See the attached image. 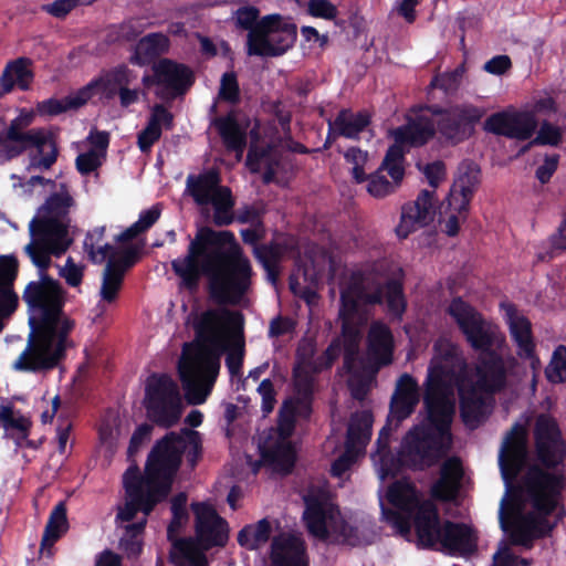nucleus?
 <instances>
[{
	"label": "nucleus",
	"mask_w": 566,
	"mask_h": 566,
	"mask_svg": "<svg viewBox=\"0 0 566 566\" xmlns=\"http://www.w3.org/2000/svg\"><path fill=\"white\" fill-rule=\"evenodd\" d=\"M213 207L212 221L217 227H227L235 221V198L232 190H223L211 203Z\"/></svg>",
	"instance_id": "49"
},
{
	"label": "nucleus",
	"mask_w": 566,
	"mask_h": 566,
	"mask_svg": "<svg viewBox=\"0 0 566 566\" xmlns=\"http://www.w3.org/2000/svg\"><path fill=\"white\" fill-rule=\"evenodd\" d=\"M181 438L170 431L157 440L148 453L144 473L136 464L127 468L123 474L126 501L118 509L117 521L132 522L138 512L150 515L158 504L168 499L185 453Z\"/></svg>",
	"instance_id": "3"
},
{
	"label": "nucleus",
	"mask_w": 566,
	"mask_h": 566,
	"mask_svg": "<svg viewBox=\"0 0 566 566\" xmlns=\"http://www.w3.org/2000/svg\"><path fill=\"white\" fill-rule=\"evenodd\" d=\"M200 51L207 57L221 56L231 61V49L223 40H212L207 36L198 35Z\"/></svg>",
	"instance_id": "57"
},
{
	"label": "nucleus",
	"mask_w": 566,
	"mask_h": 566,
	"mask_svg": "<svg viewBox=\"0 0 566 566\" xmlns=\"http://www.w3.org/2000/svg\"><path fill=\"white\" fill-rule=\"evenodd\" d=\"M385 428L379 433L376 441L377 454L379 457V476L381 480L396 478L403 468H407V458L400 448L397 454H394L388 444V434L384 436Z\"/></svg>",
	"instance_id": "38"
},
{
	"label": "nucleus",
	"mask_w": 566,
	"mask_h": 566,
	"mask_svg": "<svg viewBox=\"0 0 566 566\" xmlns=\"http://www.w3.org/2000/svg\"><path fill=\"white\" fill-rule=\"evenodd\" d=\"M563 480L562 475L548 474L538 467H531L523 478V484L534 511L511 518L509 511L513 509V505L520 509L523 501L518 504L511 496L510 501L502 500L500 525L504 532L510 534L514 545L532 548L535 539L548 536L563 518V514L558 513L554 522L548 520L558 506V499L563 492Z\"/></svg>",
	"instance_id": "5"
},
{
	"label": "nucleus",
	"mask_w": 566,
	"mask_h": 566,
	"mask_svg": "<svg viewBox=\"0 0 566 566\" xmlns=\"http://www.w3.org/2000/svg\"><path fill=\"white\" fill-rule=\"evenodd\" d=\"M338 136L348 139H359V134L370 124V116L366 112L353 113L348 108L340 109L333 120Z\"/></svg>",
	"instance_id": "40"
},
{
	"label": "nucleus",
	"mask_w": 566,
	"mask_h": 566,
	"mask_svg": "<svg viewBox=\"0 0 566 566\" xmlns=\"http://www.w3.org/2000/svg\"><path fill=\"white\" fill-rule=\"evenodd\" d=\"M95 0H55L43 6V10L55 18H64L75 7L92 4Z\"/></svg>",
	"instance_id": "62"
},
{
	"label": "nucleus",
	"mask_w": 566,
	"mask_h": 566,
	"mask_svg": "<svg viewBox=\"0 0 566 566\" xmlns=\"http://www.w3.org/2000/svg\"><path fill=\"white\" fill-rule=\"evenodd\" d=\"M308 556L303 539L292 534H279L272 538L270 566H308Z\"/></svg>",
	"instance_id": "25"
},
{
	"label": "nucleus",
	"mask_w": 566,
	"mask_h": 566,
	"mask_svg": "<svg viewBox=\"0 0 566 566\" xmlns=\"http://www.w3.org/2000/svg\"><path fill=\"white\" fill-rule=\"evenodd\" d=\"M129 73H106L105 76L98 81H94L87 86H91L92 96L97 93L101 98L111 101L118 96L119 90L124 84H129Z\"/></svg>",
	"instance_id": "48"
},
{
	"label": "nucleus",
	"mask_w": 566,
	"mask_h": 566,
	"mask_svg": "<svg viewBox=\"0 0 566 566\" xmlns=\"http://www.w3.org/2000/svg\"><path fill=\"white\" fill-rule=\"evenodd\" d=\"M223 353H227L226 366L230 376H241L245 354V343L242 333L233 342H226V350Z\"/></svg>",
	"instance_id": "52"
},
{
	"label": "nucleus",
	"mask_w": 566,
	"mask_h": 566,
	"mask_svg": "<svg viewBox=\"0 0 566 566\" xmlns=\"http://www.w3.org/2000/svg\"><path fill=\"white\" fill-rule=\"evenodd\" d=\"M373 423L374 416L370 410H360L352 413L347 427L345 446L359 452L365 450L371 438Z\"/></svg>",
	"instance_id": "34"
},
{
	"label": "nucleus",
	"mask_w": 566,
	"mask_h": 566,
	"mask_svg": "<svg viewBox=\"0 0 566 566\" xmlns=\"http://www.w3.org/2000/svg\"><path fill=\"white\" fill-rule=\"evenodd\" d=\"M218 96L221 101L231 104H235L240 101V87L237 73H222Z\"/></svg>",
	"instance_id": "58"
},
{
	"label": "nucleus",
	"mask_w": 566,
	"mask_h": 566,
	"mask_svg": "<svg viewBox=\"0 0 566 566\" xmlns=\"http://www.w3.org/2000/svg\"><path fill=\"white\" fill-rule=\"evenodd\" d=\"M424 105L413 106V116L407 117V123L392 132L395 143L389 146L382 159V167L387 172L399 179L405 174V146L420 147L431 140L436 133V124L432 118L422 114Z\"/></svg>",
	"instance_id": "9"
},
{
	"label": "nucleus",
	"mask_w": 566,
	"mask_h": 566,
	"mask_svg": "<svg viewBox=\"0 0 566 566\" xmlns=\"http://www.w3.org/2000/svg\"><path fill=\"white\" fill-rule=\"evenodd\" d=\"M307 12L315 18L333 20L337 17L338 10L336 6L327 0H310Z\"/></svg>",
	"instance_id": "64"
},
{
	"label": "nucleus",
	"mask_w": 566,
	"mask_h": 566,
	"mask_svg": "<svg viewBox=\"0 0 566 566\" xmlns=\"http://www.w3.org/2000/svg\"><path fill=\"white\" fill-rule=\"evenodd\" d=\"M168 38L161 33H151L139 40L130 61L138 67L149 64L156 56L168 50Z\"/></svg>",
	"instance_id": "42"
},
{
	"label": "nucleus",
	"mask_w": 566,
	"mask_h": 566,
	"mask_svg": "<svg viewBox=\"0 0 566 566\" xmlns=\"http://www.w3.org/2000/svg\"><path fill=\"white\" fill-rule=\"evenodd\" d=\"M386 298L388 312L401 318L407 302L403 285L397 279H389L382 283L373 272L354 271L349 282L340 293L342 335L344 342L359 340V331L352 318L359 312L360 305H381Z\"/></svg>",
	"instance_id": "7"
},
{
	"label": "nucleus",
	"mask_w": 566,
	"mask_h": 566,
	"mask_svg": "<svg viewBox=\"0 0 566 566\" xmlns=\"http://www.w3.org/2000/svg\"><path fill=\"white\" fill-rule=\"evenodd\" d=\"M32 427L31 417L15 409L12 402L0 405V428L3 429L4 437L31 431Z\"/></svg>",
	"instance_id": "44"
},
{
	"label": "nucleus",
	"mask_w": 566,
	"mask_h": 566,
	"mask_svg": "<svg viewBox=\"0 0 566 566\" xmlns=\"http://www.w3.org/2000/svg\"><path fill=\"white\" fill-rule=\"evenodd\" d=\"M443 441L432 428L424 424L415 426L401 442L403 455L407 458V468L422 471L438 463L448 449L443 446Z\"/></svg>",
	"instance_id": "16"
},
{
	"label": "nucleus",
	"mask_w": 566,
	"mask_h": 566,
	"mask_svg": "<svg viewBox=\"0 0 566 566\" xmlns=\"http://www.w3.org/2000/svg\"><path fill=\"white\" fill-rule=\"evenodd\" d=\"M264 227L242 229L240 235L245 244L255 245L254 256L266 272L268 280L275 284L280 276V262L283 259L285 248L282 243L271 241L268 244L256 245L263 238Z\"/></svg>",
	"instance_id": "21"
},
{
	"label": "nucleus",
	"mask_w": 566,
	"mask_h": 566,
	"mask_svg": "<svg viewBox=\"0 0 566 566\" xmlns=\"http://www.w3.org/2000/svg\"><path fill=\"white\" fill-rule=\"evenodd\" d=\"M153 427L148 423L139 424L133 432L127 448L128 459H133L139 451L140 447L150 439Z\"/></svg>",
	"instance_id": "63"
},
{
	"label": "nucleus",
	"mask_w": 566,
	"mask_h": 566,
	"mask_svg": "<svg viewBox=\"0 0 566 566\" xmlns=\"http://www.w3.org/2000/svg\"><path fill=\"white\" fill-rule=\"evenodd\" d=\"M344 158L347 164L353 165L352 176L355 182L363 184L367 180L365 172V165L368 160V151L360 149L359 147H349L344 153Z\"/></svg>",
	"instance_id": "56"
},
{
	"label": "nucleus",
	"mask_w": 566,
	"mask_h": 566,
	"mask_svg": "<svg viewBox=\"0 0 566 566\" xmlns=\"http://www.w3.org/2000/svg\"><path fill=\"white\" fill-rule=\"evenodd\" d=\"M31 242L25 252L39 269L40 280L27 284L22 298L28 305L30 333L24 350L13 364L15 370L25 373L48 371L56 368L71 345L69 336L75 327L74 319L64 313L65 292L61 283L46 271L51 255L60 256L72 244L63 237V229L48 221L29 224Z\"/></svg>",
	"instance_id": "1"
},
{
	"label": "nucleus",
	"mask_w": 566,
	"mask_h": 566,
	"mask_svg": "<svg viewBox=\"0 0 566 566\" xmlns=\"http://www.w3.org/2000/svg\"><path fill=\"white\" fill-rule=\"evenodd\" d=\"M264 210L253 205H244L235 210V221L241 224L263 228Z\"/></svg>",
	"instance_id": "61"
},
{
	"label": "nucleus",
	"mask_w": 566,
	"mask_h": 566,
	"mask_svg": "<svg viewBox=\"0 0 566 566\" xmlns=\"http://www.w3.org/2000/svg\"><path fill=\"white\" fill-rule=\"evenodd\" d=\"M554 112L556 103L552 97L539 98L530 111H503L490 115L484 123V129L497 136L527 140L538 126L536 115Z\"/></svg>",
	"instance_id": "14"
},
{
	"label": "nucleus",
	"mask_w": 566,
	"mask_h": 566,
	"mask_svg": "<svg viewBox=\"0 0 566 566\" xmlns=\"http://www.w3.org/2000/svg\"><path fill=\"white\" fill-rule=\"evenodd\" d=\"M384 171H387V168H384L381 164L375 172L367 176V191L370 196L375 198H384L386 196L394 193L399 188L405 177L403 174L398 179L396 175L392 176L391 174L388 172V175L392 179V181H389L387 177L382 174Z\"/></svg>",
	"instance_id": "47"
},
{
	"label": "nucleus",
	"mask_w": 566,
	"mask_h": 566,
	"mask_svg": "<svg viewBox=\"0 0 566 566\" xmlns=\"http://www.w3.org/2000/svg\"><path fill=\"white\" fill-rule=\"evenodd\" d=\"M480 182V167L472 161L462 164L459 168V175L454 179L449 192V207L453 211L465 217L469 212L470 202L476 192Z\"/></svg>",
	"instance_id": "22"
},
{
	"label": "nucleus",
	"mask_w": 566,
	"mask_h": 566,
	"mask_svg": "<svg viewBox=\"0 0 566 566\" xmlns=\"http://www.w3.org/2000/svg\"><path fill=\"white\" fill-rule=\"evenodd\" d=\"M195 514V542L199 548L210 551L213 547L226 546L229 538L228 522L222 518L214 507L206 502L191 504Z\"/></svg>",
	"instance_id": "18"
},
{
	"label": "nucleus",
	"mask_w": 566,
	"mask_h": 566,
	"mask_svg": "<svg viewBox=\"0 0 566 566\" xmlns=\"http://www.w3.org/2000/svg\"><path fill=\"white\" fill-rule=\"evenodd\" d=\"M187 501L188 496L185 492H179L171 499V520L167 526V539L171 543L172 547L175 541L182 538L178 537V535L189 520V513L187 511Z\"/></svg>",
	"instance_id": "45"
},
{
	"label": "nucleus",
	"mask_w": 566,
	"mask_h": 566,
	"mask_svg": "<svg viewBox=\"0 0 566 566\" xmlns=\"http://www.w3.org/2000/svg\"><path fill=\"white\" fill-rule=\"evenodd\" d=\"M171 270L189 291H196L202 276L208 279L210 298L220 305H238L249 292L253 270L235 242L233 232L200 228L187 253L171 261Z\"/></svg>",
	"instance_id": "2"
},
{
	"label": "nucleus",
	"mask_w": 566,
	"mask_h": 566,
	"mask_svg": "<svg viewBox=\"0 0 566 566\" xmlns=\"http://www.w3.org/2000/svg\"><path fill=\"white\" fill-rule=\"evenodd\" d=\"M261 458L273 470L289 474L295 465L296 452L291 442H276L269 448H262Z\"/></svg>",
	"instance_id": "41"
},
{
	"label": "nucleus",
	"mask_w": 566,
	"mask_h": 566,
	"mask_svg": "<svg viewBox=\"0 0 566 566\" xmlns=\"http://www.w3.org/2000/svg\"><path fill=\"white\" fill-rule=\"evenodd\" d=\"M241 319L240 312L228 308H209L193 319L196 338L203 344L184 352L178 363V376L189 405H202L211 395L226 350V327Z\"/></svg>",
	"instance_id": "4"
},
{
	"label": "nucleus",
	"mask_w": 566,
	"mask_h": 566,
	"mask_svg": "<svg viewBox=\"0 0 566 566\" xmlns=\"http://www.w3.org/2000/svg\"><path fill=\"white\" fill-rule=\"evenodd\" d=\"M505 310V322L509 327L510 336L516 345V354L523 359L532 361V366L539 363L536 356V344L533 336L532 323L523 314H520L514 304H502Z\"/></svg>",
	"instance_id": "20"
},
{
	"label": "nucleus",
	"mask_w": 566,
	"mask_h": 566,
	"mask_svg": "<svg viewBox=\"0 0 566 566\" xmlns=\"http://www.w3.org/2000/svg\"><path fill=\"white\" fill-rule=\"evenodd\" d=\"M545 377L551 384L566 381V346L558 345L552 355L551 361L545 368Z\"/></svg>",
	"instance_id": "53"
},
{
	"label": "nucleus",
	"mask_w": 566,
	"mask_h": 566,
	"mask_svg": "<svg viewBox=\"0 0 566 566\" xmlns=\"http://www.w3.org/2000/svg\"><path fill=\"white\" fill-rule=\"evenodd\" d=\"M447 313L455 322L470 347L478 353L476 381L484 394L495 395L507 386L509 368L501 350L506 346L505 335L470 303L457 296L451 300Z\"/></svg>",
	"instance_id": "6"
},
{
	"label": "nucleus",
	"mask_w": 566,
	"mask_h": 566,
	"mask_svg": "<svg viewBox=\"0 0 566 566\" xmlns=\"http://www.w3.org/2000/svg\"><path fill=\"white\" fill-rule=\"evenodd\" d=\"M484 391L468 376L458 379L459 408L462 422L470 429H475L484 419Z\"/></svg>",
	"instance_id": "24"
},
{
	"label": "nucleus",
	"mask_w": 566,
	"mask_h": 566,
	"mask_svg": "<svg viewBox=\"0 0 566 566\" xmlns=\"http://www.w3.org/2000/svg\"><path fill=\"white\" fill-rule=\"evenodd\" d=\"M424 108L426 112L439 116L436 129L451 145H458L468 139L474 130V124L481 117L479 109L473 106L443 108L439 105H424Z\"/></svg>",
	"instance_id": "17"
},
{
	"label": "nucleus",
	"mask_w": 566,
	"mask_h": 566,
	"mask_svg": "<svg viewBox=\"0 0 566 566\" xmlns=\"http://www.w3.org/2000/svg\"><path fill=\"white\" fill-rule=\"evenodd\" d=\"M92 98L91 86L81 88L75 95L64 98H48L36 104V113L41 117H54L71 109H78Z\"/></svg>",
	"instance_id": "36"
},
{
	"label": "nucleus",
	"mask_w": 566,
	"mask_h": 566,
	"mask_svg": "<svg viewBox=\"0 0 566 566\" xmlns=\"http://www.w3.org/2000/svg\"><path fill=\"white\" fill-rule=\"evenodd\" d=\"M368 355L378 366H387L392 361L394 336L390 328L381 323L371 324L367 335Z\"/></svg>",
	"instance_id": "32"
},
{
	"label": "nucleus",
	"mask_w": 566,
	"mask_h": 566,
	"mask_svg": "<svg viewBox=\"0 0 566 566\" xmlns=\"http://www.w3.org/2000/svg\"><path fill=\"white\" fill-rule=\"evenodd\" d=\"M534 455L538 468L548 474L563 476L566 489V440L557 420L548 413L536 417L533 428Z\"/></svg>",
	"instance_id": "11"
},
{
	"label": "nucleus",
	"mask_w": 566,
	"mask_h": 566,
	"mask_svg": "<svg viewBox=\"0 0 566 566\" xmlns=\"http://www.w3.org/2000/svg\"><path fill=\"white\" fill-rule=\"evenodd\" d=\"M413 527L421 546L433 547L438 544L442 536L438 509L432 503L420 504L413 514Z\"/></svg>",
	"instance_id": "30"
},
{
	"label": "nucleus",
	"mask_w": 566,
	"mask_h": 566,
	"mask_svg": "<svg viewBox=\"0 0 566 566\" xmlns=\"http://www.w3.org/2000/svg\"><path fill=\"white\" fill-rule=\"evenodd\" d=\"M195 73H145L142 78L143 96L147 97V91L164 102H172L182 96L195 83Z\"/></svg>",
	"instance_id": "19"
},
{
	"label": "nucleus",
	"mask_w": 566,
	"mask_h": 566,
	"mask_svg": "<svg viewBox=\"0 0 566 566\" xmlns=\"http://www.w3.org/2000/svg\"><path fill=\"white\" fill-rule=\"evenodd\" d=\"M423 174L432 189H422L415 201L402 206L400 222L396 227V234L400 239H407L411 232L434 220L436 189L446 177V165L441 160L427 164Z\"/></svg>",
	"instance_id": "12"
},
{
	"label": "nucleus",
	"mask_w": 566,
	"mask_h": 566,
	"mask_svg": "<svg viewBox=\"0 0 566 566\" xmlns=\"http://www.w3.org/2000/svg\"><path fill=\"white\" fill-rule=\"evenodd\" d=\"M296 36L297 28L291 19L280 14L265 15L248 33V54L262 57L281 56L294 45Z\"/></svg>",
	"instance_id": "10"
},
{
	"label": "nucleus",
	"mask_w": 566,
	"mask_h": 566,
	"mask_svg": "<svg viewBox=\"0 0 566 566\" xmlns=\"http://www.w3.org/2000/svg\"><path fill=\"white\" fill-rule=\"evenodd\" d=\"M427 410L428 424L439 438L451 442V423L454 415L453 400H428L423 401Z\"/></svg>",
	"instance_id": "33"
},
{
	"label": "nucleus",
	"mask_w": 566,
	"mask_h": 566,
	"mask_svg": "<svg viewBox=\"0 0 566 566\" xmlns=\"http://www.w3.org/2000/svg\"><path fill=\"white\" fill-rule=\"evenodd\" d=\"M441 531L442 536L439 543L450 552L461 555H471L476 552L478 537L469 525L446 521Z\"/></svg>",
	"instance_id": "31"
},
{
	"label": "nucleus",
	"mask_w": 566,
	"mask_h": 566,
	"mask_svg": "<svg viewBox=\"0 0 566 566\" xmlns=\"http://www.w3.org/2000/svg\"><path fill=\"white\" fill-rule=\"evenodd\" d=\"M178 434L182 436L185 441V452L187 461L191 468H195L202 455L201 433L193 429L181 428Z\"/></svg>",
	"instance_id": "54"
},
{
	"label": "nucleus",
	"mask_w": 566,
	"mask_h": 566,
	"mask_svg": "<svg viewBox=\"0 0 566 566\" xmlns=\"http://www.w3.org/2000/svg\"><path fill=\"white\" fill-rule=\"evenodd\" d=\"M527 437L525 428L515 423L506 433L499 454V465L507 488V494L518 504L522 502L524 485L514 484L527 461Z\"/></svg>",
	"instance_id": "15"
},
{
	"label": "nucleus",
	"mask_w": 566,
	"mask_h": 566,
	"mask_svg": "<svg viewBox=\"0 0 566 566\" xmlns=\"http://www.w3.org/2000/svg\"><path fill=\"white\" fill-rule=\"evenodd\" d=\"M305 505L303 522L307 532L321 541L329 538L328 524L335 518V507L321 494L307 493L303 496Z\"/></svg>",
	"instance_id": "23"
},
{
	"label": "nucleus",
	"mask_w": 566,
	"mask_h": 566,
	"mask_svg": "<svg viewBox=\"0 0 566 566\" xmlns=\"http://www.w3.org/2000/svg\"><path fill=\"white\" fill-rule=\"evenodd\" d=\"M33 122V114L21 112L10 122L6 132L0 133V163L19 157L30 148H36L40 157L31 159V167L50 169L56 161L59 149L51 133L33 128L24 130Z\"/></svg>",
	"instance_id": "8"
},
{
	"label": "nucleus",
	"mask_w": 566,
	"mask_h": 566,
	"mask_svg": "<svg viewBox=\"0 0 566 566\" xmlns=\"http://www.w3.org/2000/svg\"><path fill=\"white\" fill-rule=\"evenodd\" d=\"M464 376L457 374L451 367L442 364L428 368L423 401L453 400L454 386L458 388V379Z\"/></svg>",
	"instance_id": "29"
},
{
	"label": "nucleus",
	"mask_w": 566,
	"mask_h": 566,
	"mask_svg": "<svg viewBox=\"0 0 566 566\" xmlns=\"http://www.w3.org/2000/svg\"><path fill=\"white\" fill-rule=\"evenodd\" d=\"M67 510L64 502L57 503L50 513L46 522L42 539L41 553L46 556H52V548L54 544L67 532Z\"/></svg>",
	"instance_id": "37"
},
{
	"label": "nucleus",
	"mask_w": 566,
	"mask_h": 566,
	"mask_svg": "<svg viewBox=\"0 0 566 566\" xmlns=\"http://www.w3.org/2000/svg\"><path fill=\"white\" fill-rule=\"evenodd\" d=\"M359 453V451L345 446V451L333 461L331 474L335 478H342L356 462Z\"/></svg>",
	"instance_id": "60"
},
{
	"label": "nucleus",
	"mask_w": 566,
	"mask_h": 566,
	"mask_svg": "<svg viewBox=\"0 0 566 566\" xmlns=\"http://www.w3.org/2000/svg\"><path fill=\"white\" fill-rule=\"evenodd\" d=\"M387 500L394 507L409 513L417 503L416 489L407 480L395 481L388 488Z\"/></svg>",
	"instance_id": "46"
},
{
	"label": "nucleus",
	"mask_w": 566,
	"mask_h": 566,
	"mask_svg": "<svg viewBox=\"0 0 566 566\" xmlns=\"http://www.w3.org/2000/svg\"><path fill=\"white\" fill-rule=\"evenodd\" d=\"M272 534V525L268 518H262L255 524L242 527L237 536L238 544L249 551H256L269 542Z\"/></svg>",
	"instance_id": "43"
},
{
	"label": "nucleus",
	"mask_w": 566,
	"mask_h": 566,
	"mask_svg": "<svg viewBox=\"0 0 566 566\" xmlns=\"http://www.w3.org/2000/svg\"><path fill=\"white\" fill-rule=\"evenodd\" d=\"M227 150L242 154L247 147V133L240 126L235 115L216 117L212 122Z\"/></svg>",
	"instance_id": "35"
},
{
	"label": "nucleus",
	"mask_w": 566,
	"mask_h": 566,
	"mask_svg": "<svg viewBox=\"0 0 566 566\" xmlns=\"http://www.w3.org/2000/svg\"><path fill=\"white\" fill-rule=\"evenodd\" d=\"M206 552L192 537H184L175 541L169 558L175 566H209Z\"/></svg>",
	"instance_id": "39"
},
{
	"label": "nucleus",
	"mask_w": 566,
	"mask_h": 566,
	"mask_svg": "<svg viewBox=\"0 0 566 566\" xmlns=\"http://www.w3.org/2000/svg\"><path fill=\"white\" fill-rule=\"evenodd\" d=\"M562 140V133L559 127L554 126L547 120H544L539 127L537 136L526 146L523 150H526L532 145H549L557 146Z\"/></svg>",
	"instance_id": "59"
},
{
	"label": "nucleus",
	"mask_w": 566,
	"mask_h": 566,
	"mask_svg": "<svg viewBox=\"0 0 566 566\" xmlns=\"http://www.w3.org/2000/svg\"><path fill=\"white\" fill-rule=\"evenodd\" d=\"M187 191L198 206H208L223 190H229L228 186L221 185L220 172L210 168L199 175H189L186 179Z\"/></svg>",
	"instance_id": "28"
},
{
	"label": "nucleus",
	"mask_w": 566,
	"mask_h": 566,
	"mask_svg": "<svg viewBox=\"0 0 566 566\" xmlns=\"http://www.w3.org/2000/svg\"><path fill=\"white\" fill-rule=\"evenodd\" d=\"M74 205L73 197L69 193L66 185L61 184V191L54 192L48 197L45 202L40 207L38 216H35L30 223H36V228L41 222L48 221L57 224L63 229V237L70 238L69 227L70 208Z\"/></svg>",
	"instance_id": "26"
},
{
	"label": "nucleus",
	"mask_w": 566,
	"mask_h": 566,
	"mask_svg": "<svg viewBox=\"0 0 566 566\" xmlns=\"http://www.w3.org/2000/svg\"><path fill=\"white\" fill-rule=\"evenodd\" d=\"M123 270H114L113 263H106L103 272L101 296L107 303H113L120 291L124 282Z\"/></svg>",
	"instance_id": "51"
},
{
	"label": "nucleus",
	"mask_w": 566,
	"mask_h": 566,
	"mask_svg": "<svg viewBox=\"0 0 566 566\" xmlns=\"http://www.w3.org/2000/svg\"><path fill=\"white\" fill-rule=\"evenodd\" d=\"M315 375L306 368L293 369L294 388L298 396V402L308 410H311L314 397Z\"/></svg>",
	"instance_id": "50"
},
{
	"label": "nucleus",
	"mask_w": 566,
	"mask_h": 566,
	"mask_svg": "<svg viewBox=\"0 0 566 566\" xmlns=\"http://www.w3.org/2000/svg\"><path fill=\"white\" fill-rule=\"evenodd\" d=\"M418 402L419 398L392 394L388 420L400 423L415 411Z\"/></svg>",
	"instance_id": "55"
},
{
	"label": "nucleus",
	"mask_w": 566,
	"mask_h": 566,
	"mask_svg": "<svg viewBox=\"0 0 566 566\" xmlns=\"http://www.w3.org/2000/svg\"><path fill=\"white\" fill-rule=\"evenodd\" d=\"M147 417L158 427H174L181 417V397L176 381L167 374H153L145 386Z\"/></svg>",
	"instance_id": "13"
},
{
	"label": "nucleus",
	"mask_w": 566,
	"mask_h": 566,
	"mask_svg": "<svg viewBox=\"0 0 566 566\" xmlns=\"http://www.w3.org/2000/svg\"><path fill=\"white\" fill-rule=\"evenodd\" d=\"M463 474L460 458L447 459L440 467V478L431 486V496L442 502L453 501L460 491Z\"/></svg>",
	"instance_id": "27"
}]
</instances>
